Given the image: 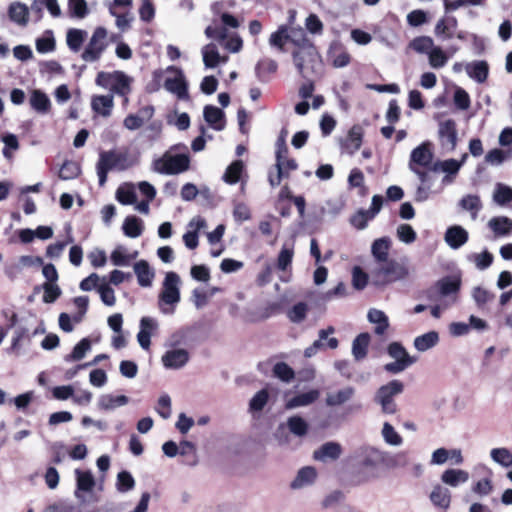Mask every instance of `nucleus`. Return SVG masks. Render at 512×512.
<instances>
[{
  "label": "nucleus",
  "mask_w": 512,
  "mask_h": 512,
  "mask_svg": "<svg viewBox=\"0 0 512 512\" xmlns=\"http://www.w3.org/2000/svg\"><path fill=\"white\" fill-rule=\"evenodd\" d=\"M469 478L468 472L460 469H448L443 472L441 480L452 487L465 483Z\"/></svg>",
  "instance_id": "31"
},
{
  "label": "nucleus",
  "mask_w": 512,
  "mask_h": 512,
  "mask_svg": "<svg viewBox=\"0 0 512 512\" xmlns=\"http://www.w3.org/2000/svg\"><path fill=\"white\" fill-rule=\"evenodd\" d=\"M466 72L469 77L473 78L479 83L487 80L489 75V65L486 61H474L466 65Z\"/></svg>",
  "instance_id": "24"
},
{
  "label": "nucleus",
  "mask_w": 512,
  "mask_h": 512,
  "mask_svg": "<svg viewBox=\"0 0 512 512\" xmlns=\"http://www.w3.org/2000/svg\"><path fill=\"white\" fill-rule=\"evenodd\" d=\"M273 375L286 383L291 382L295 378L294 370L285 362H278L274 365Z\"/></svg>",
  "instance_id": "45"
},
{
  "label": "nucleus",
  "mask_w": 512,
  "mask_h": 512,
  "mask_svg": "<svg viewBox=\"0 0 512 512\" xmlns=\"http://www.w3.org/2000/svg\"><path fill=\"white\" fill-rule=\"evenodd\" d=\"M404 390V384L400 380H391L386 385L381 386L375 396L377 403L381 405L382 411L386 414H395L397 412V404L394 397Z\"/></svg>",
  "instance_id": "7"
},
{
  "label": "nucleus",
  "mask_w": 512,
  "mask_h": 512,
  "mask_svg": "<svg viewBox=\"0 0 512 512\" xmlns=\"http://www.w3.org/2000/svg\"><path fill=\"white\" fill-rule=\"evenodd\" d=\"M189 360V354L184 349L167 351L162 356L163 365L167 368L178 369L184 366Z\"/></svg>",
  "instance_id": "17"
},
{
  "label": "nucleus",
  "mask_w": 512,
  "mask_h": 512,
  "mask_svg": "<svg viewBox=\"0 0 512 512\" xmlns=\"http://www.w3.org/2000/svg\"><path fill=\"white\" fill-rule=\"evenodd\" d=\"M368 319L370 322L377 324L374 330L377 335H382L389 326L388 317L383 311L371 309L368 312Z\"/></svg>",
  "instance_id": "37"
},
{
  "label": "nucleus",
  "mask_w": 512,
  "mask_h": 512,
  "mask_svg": "<svg viewBox=\"0 0 512 512\" xmlns=\"http://www.w3.org/2000/svg\"><path fill=\"white\" fill-rule=\"evenodd\" d=\"M244 164L241 160L232 162L226 169L223 179L228 184H236L241 178Z\"/></svg>",
  "instance_id": "39"
},
{
  "label": "nucleus",
  "mask_w": 512,
  "mask_h": 512,
  "mask_svg": "<svg viewBox=\"0 0 512 512\" xmlns=\"http://www.w3.org/2000/svg\"><path fill=\"white\" fill-rule=\"evenodd\" d=\"M489 226L498 236L509 235L512 232V220L508 217H494L489 221Z\"/></svg>",
  "instance_id": "34"
},
{
  "label": "nucleus",
  "mask_w": 512,
  "mask_h": 512,
  "mask_svg": "<svg viewBox=\"0 0 512 512\" xmlns=\"http://www.w3.org/2000/svg\"><path fill=\"white\" fill-rule=\"evenodd\" d=\"M8 15L11 21L26 26L29 21V9L26 4L13 2L8 8Z\"/></svg>",
  "instance_id": "23"
},
{
  "label": "nucleus",
  "mask_w": 512,
  "mask_h": 512,
  "mask_svg": "<svg viewBox=\"0 0 512 512\" xmlns=\"http://www.w3.org/2000/svg\"><path fill=\"white\" fill-rule=\"evenodd\" d=\"M427 21V13L420 9L413 10L407 15V22L412 27L421 26Z\"/></svg>",
  "instance_id": "62"
},
{
  "label": "nucleus",
  "mask_w": 512,
  "mask_h": 512,
  "mask_svg": "<svg viewBox=\"0 0 512 512\" xmlns=\"http://www.w3.org/2000/svg\"><path fill=\"white\" fill-rule=\"evenodd\" d=\"M353 394L354 389L352 387H346L336 393L328 394L326 403L328 406H338L350 400Z\"/></svg>",
  "instance_id": "40"
},
{
  "label": "nucleus",
  "mask_w": 512,
  "mask_h": 512,
  "mask_svg": "<svg viewBox=\"0 0 512 512\" xmlns=\"http://www.w3.org/2000/svg\"><path fill=\"white\" fill-rule=\"evenodd\" d=\"M190 167V157L188 154H170L166 152L163 156L154 162V168L157 172L166 175H176L187 171Z\"/></svg>",
  "instance_id": "5"
},
{
  "label": "nucleus",
  "mask_w": 512,
  "mask_h": 512,
  "mask_svg": "<svg viewBox=\"0 0 512 512\" xmlns=\"http://www.w3.org/2000/svg\"><path fill=\"white\" fill-rule=\"evenodd\" d=\"M382 434L385 441L391 445H400L402 443V437L395 431L394 427L385 422L382 429Z\"/></svg>",
  "instance_id": "60"
},
{
  "label": "nucleus",
  "mask_w": 512,
  "mask_h": 512,
  "mask_svg": "<svg viewBox=\"0 0 512 512\" xmlns=\"http://www.w3.org/2000/svg\"><path fill=\"white\" fill-rule=\"evenodd\" d=\"M342 453V447L337 442H326L313 453V458L318 461L337 460Z\"/></svg>",
  "instance_id": "13"
},
{
  "label": "nucleus",
  "mask_w": 512,
  "mask_h": 512,
  "mask_svg": "<svg viewBox=\"0 0 512 512\" xmlns=\"http://www.w3.org/2000/svg\"><path fill=\"white\" fill-rule=\"evenodd\" d=\"M408 274V268L393 258L376 263L370 272L372 284L376 287H385L406 278Z\"/></svg>",
  "instance_id": "2"
},
{
  "label": "nucleus",
  "mask_w": 512,
  "mask_h": 512,
  "mask_svg": "<svg viewBox=\"0 0 512 512\" xmlns=\"http://www.w3.org/2000/svg\"><path fill=\"white\" fill-rule=\"evenodd\" d=\"M429 64L435 69L442 68L448 61V56L440 47H434L429 53Z\"/></svg>",
  "instance_id": "48"
},
{
  "label": "nucleus",
  "mask_w": 512,
  "mask_h": 512,
  "mask_svg": "<svg viewBox=\"0 0 512 512\" xmlns=\"http://www.w3.org/2000/svg\"><path fill=\"white\" fill-rule=\"evenodd\" d=\"M461 278L456 275H448L439 279L430 291L435 290L442 297L457 295L461 288Z\"/></svg>",
  "instance_id": "11"
},
{
  "label": "nucleus",
  "mask_w": 512,
  "mask_h": 512,
  "mask_svg": "<svg viewBox=\"0 0 512 512\" xmlns=\"http://www.w3.org/2000/svg\"><path fill=\"white\" fill-rule=\"evenodd\" d=\"M369 215L366 210H359L351 217L350 222L355 228L362 230L367 226L368 221L373 219Z\"/></svg>",
  "instance_id": "64"
},
{
  "label": "nucleus",
  "mask_w": 512,
  "mask_h": 512,
  "mask_svg": "<svg viewBox=\"0 0 512 512\" xmlns=\"http://www.w3.org/2000/svg\"><path fill=\"white\" fill-rule=\"evenodd\" d=\"M168 71L174 72L175 76L165 79V89L171 93L176 94L179 99L188 98V85L182 70L180 68L171 66L168 68Z\"/></svg>",
  "instance_id": "9"
},
{
  "label": "nucleus",
  "mask_w": 512,
  "mask_h": 512,
  "mask_svg": "<svg viewBox=\"0 0 512 512\" xmlns=\"http://www.w3.org/2000/svg\"><path fill=\"white\" fill-rule=\"evenodd\" d=\"M127 154L115 150L102 151L96 165L99 185L104 186L109 171L113 169L124 170L127 168Z\"/></svg>",
  "instance_id": "3"
},
{
  "label": "nucleus",
  "mask_w": 512,
  "mask_h": 512,
  "mask_svg": "<svg viewBox=\"0 0 512 512\" xmlns=\"http://www.w3.org/2000/svg\"><path fill=\"white\" fill-rule=\"evenodd\" d=\"M363 143V129L359 125H354L348 132V135L343 143V148L353 155L357 152Z\"/></svg>",
  "instance_id": "20"
},
{
  "label": "nucleus",
  "mask_w": 512,
  "mask_h": 512,
  "mask_svg": "<svg viewBox=\"0 0 512 512\" xmlns=\"http://www.w3.org/2000/svg\"><path fill=\"white\" fill-rule=\"evenodd\" d=\"M370 335L367 332L360 333L352 344V353L356 360H362L367 356Z\"/></svg>",
  "instance_id": "28"
},
{
  "label": "nucleus",
  "mask_w": 512,
  "mask_h": 512,
  "mask_svg": "<svg viewBox=\"0 0 512 512\" xmlns=\"http://www.w3.org/2000/svg\"><path fill=\"white\" fill-rule=\"evenodd\" d=\"M317 477V471L312 466H305L298 471L296 478L292 481L293 489L301 488L305 485L312 484Z\"/></svg>",
  "instance_id": "27"
},
{
  "label": "nucleus",
  "mask_w": 512,
  "mask_h": 512,
  "mask_svg": "<svg viewBox=\"0 0 512 512\" xmlns=\"http://www.w3.org/2000/svg\"><path fill=\"white\" fill-rule=\"evenodd\" d=\"M379 463V460L367 456L361 462V472L370 473L371 477L376 478L378 477L377 468L379 466Z\"/></svg>",
  "instance_id": "63"
},
{
  "label": "nucleus",
  "mask_w": 512,
  "mask_h": 512,
  "mask_svg": "<svg viewBox=\"0 0 512 512\" xmlns=\"http://www.w3.org/2000/svg\"><path fill=\"white\" fill-rule=\"evenodd\" d=\"M86 32L80 29H69L67 32V45L68 47L77 52L80 50L84 40H85Z\"/></svg>",
  "instance_id": "41"
},
{
  "label": "nucleus",
  "mask_w": 512,
  "mask_h": 512,
  "mask_svg": "<svg viewBox=\"0 0 512 512\" xmlns=\"http://www.w3.org/2000/svg\"><path fill=\"white\" fill-rule=\"evenodd\" d=\"M434 47V41L429 36L415 37L409 43V48L420 54H428Z\"/></svg>",
  "instance_id": "38"
},
{
  "label": "nucleus",
  "mask_w": 512,
  "mask_h": 512,
  "mask_svg": "<svg viewBox=\"0 0 512 512\" xmlns=\"http://www.w3.org/2000/svg\"><path fill=\"white\" fill-rule=\"evenodd\" d=\"M412 172H414L422 186H420L417 190V199L418 200H424L427 198V194H426V189H430L432 183H433V176L432 174H436L437 172H433V170H430V169H425V168H418V169H414V170H411Z\"/></svg>",
  "instance_id": "25"
},
{
  "label": "nucleus",
  "mask_w": 512,
  "mask_h": 512,
  "mask_svg": "<svg viewBox=\"0 0 512 512\" xmlns=\"http://www.w3.org/2000/svg\"><path fill=\"white\" fill-rule=\"evenodd\" d=\"M205 121L215 130L221 131L225 127L224 112L213 105H206L203 110Z\"/></svg>",
  "instance_id": "16"
},
{
  "label": "nucleus",
  "mask_w": 512,
  "mask_h": 512,
  "mask_svg": "<svg viewBox=\"0 0 512 512\" xmlns=\"http://www.w3.org/2000/svg\"><path fill=\"white\" fill-rule=\"evenodd\" d=\"M444 238L452 249H458L468 241V232L463 227L454 225L446 230Z\"/></svg>",
  "instance_id": "15"
},
{
  "label": "nucleus",
  "mask_w": 512,
  "mask_h": 512,
  "mask_svg": "<svg viewBox=\"0 0 512 512\" xmlns=\"http://www.w3.org/2000/svg\"><path fill=\"white\" fill-rule=\"evenodd\" d=\"M269 400L267 389H261L250 400L249 408L251 411H261Z\"/></svg>",
  "instance_id": "54"
},
{
  "label": "nucleus",
  "mask_w": 512,
  "mask_h": 512,
  "mask_svg": "<svg viewBox=\"0 0 512 512\" xmlns=\"http://www.w3.org/2000/svg\"><path fill=\"white\" fill-rule=\"evenodd\" d=\"M139 8L140 19L146 23L151 22L155 17V7L150 0H141Z\"/></svg>",
  "instance_id": "61"
},
{
  "label": "nucleus",
  "mask_w": 512,
  "mask_h": 512,
  "mask_svg": "<svg viewBox=\"0 0 512 512\" xmlns=\"http://www.w3.org/2000/svg\"><path fill=\"white\" fill-rule=\"evenodd\" d=\"M430 500L435 506L447 509L450 506L451 496L448 489L436 485L430 494Z\"/></svg>",
  "instance_id": "33"
},
{
  "label": "nucleus",
  "mask_w": 512,
  "mask_h": 512,
  "mask_svg": "<svg viewBox=\"0 0 512 512\" xmlns=\"http://www.w3.org/2000/svg\"><path fill=\"white\" fill-rule=\"evenodd\" d=\"M180 279L175 272H168L164 281V289L160 294V299L166 304H174L180 300V292L177 287Z\"/></svg>",
  "instance_id": "12"
},
{
  "label": "nucleus",
  "mask_w": 512,
  "mask_h": 512,
  "mask_svg": "<svg viewBox=\"0 0 512 512\" xmlns=\"http://www.w3.org/2000/svg\"><path fill=\"white\" fill-rule=\"evenodd\" d=\"M80 172V166L76 162L72 160H66L62 164L58 176L62 180H71L78 177Z\"/></svg>",
  "instance_id": "43"
},
{
  "label": "nucleus",
  "mask_w": 512,
  "mask_h": 512,
  "mask_svg": "<svg viewBox=\"0 0 512 512\" xmlns=\"http://www.w3.org/2000/svg\"><path fill=\"white\" fill-rule=\"evenodd\" d=\"M319 397L317 390H310L296 395L290 402L291 406H305L315 402Z\"/></svg>",
  "instance_id": "55"
},
{
  "label": "nucleus",
  "mask_w": 512,
  "mask_h": 512,
  "mask_svg": "<svg viewBox=\"0 0 512 512\" xmlns=\"http://www.w3.org/2000/svg\"><path fill=\"white\" fill-rule=\"evenodd\" d=\"M493 199L501 206L506 205L512 201V188L502 183H498L494 191Z\"/></svg>",
  "instance_id": "47"
},
{
  "label": "nucleus",
  "mask_w": 512,
  "mask_h": 512,
  "mask_svg": "<svg viewBox=\"0 0 512 512\" xmlns=\"http://www.w3.org/2000/svg\"><path fill=\"white\" fill-rule=\"evenodd\" d=\"M278 64L275 60L264 58L257 62L255 73L258 80L262 83L270 81L271 77L277 72Z\"/></svg>",
  "instance_id": "18"
},
{
  "label": "nucleus",
  "mask_w": 512,
  "mask_h": 512,
  "mask_svg": "<svg viewBox=\"0 0 512 512\" xmlns=\"http://www.w3.org/2000/svg\"><path fill=\"white\" fill-rule=\"evenodd\" d=\"M114 107L113 95H94L91 100V108L103 117H109Z\"/></svg>",
  "instance_id": "19"
},
{
  "label": "nucleus",
  "mask_w": 512,
  "mask_h": 512,
  "mask_svg": "<svg viewBox=\"0 0 512 512\" xmlns=\"http://www.w3.org/2000/svg\"><path fill=\"white\" fill-rule=\"evenodd\" d=\"M287 424L289 430L296 436H304L308 431L307 422L299 416L290 417Z\"/></svg>",
  "instance_id": "51"
},
{
  "label": "nucleus",
  "mask_w": 512,
  "mask_h": 512,
  "mask_svg": "<svg viewBox=\"0 0 512 512\" xmlns=\"http://www.w3.org/2000/svg\"><path fill=\"white\" fill-rule=\"evenodd\" d=\"M439 139L441 146L449 151H453L457 145V125L453 119H447L439 125Z\"/></svg>",
  "instance_id": "10"
},
{
  "label": "nucleus",
  "mask_w": 512,
  "mask_h": 512,
  "mask_svg": "<svg viewBox=\"0 0 512 512\" xmlns=\"http://www.w3.org/2000/svg\"><path fill=\"white\" fill-rule=\"evenodd\" d=\"M459 205L463 210L470 212L472 219L477 218L478 212L482 208V203H481L480 197L477 195H471V194L464 196L460 200Z\"/></svg>",
  "instance_id": "35"
},
{
  "label": "nucleus",
  "mask_w": 512,
  "mask_h": 512,
  "mask_svg": "<svg viewBox=\"0 0 512 512\" xmlns=\"http://www.w3.org/2000/svg\"><path fill=\"white\" fill-rule=\"evenodd\" d=\"M369 280V275L359 266L352 270V285L356 290H363Z\"/></svg>",
  "instance_id": "52"
},
{
  "label": "nucleus",
  "mask_w": 512,
  "mask_h": 512,
  "mask_svg": "<svg viewBox=\"0 0 512 512\" xmlns=\"http://www.w3.org/2000/svg\"><path fill=\"white\" fill-rule=\"evenodd\" d=\"M43 290V302L45 303H53L61 295V289L55 283H44Z\"/></svg>",
  "instance_id": "59"
},
{
  "label": "nucleus",
  "mask_w": 512,
  "mask_h": 512,
  "mask_svg": "<svg viewBox=\"0 0 512 512\" xmlns=\"http://www.w3.org/2000/svg\"><path fill=\"white\" fill-rule=\"evenodd\" d=\"M129 398L125 395L104 394L99 398L98 406L101 410H113L128 404Z\"/></svg>",
  "instance_id": "26"
},
{
  "label": "nucleus",
  "mask_w": 512,
  "mask_h": 512,
  "mask_svg": "<svg viewBox=\"0 0 512 512\" xmlns=\"http://www.w3.org/2000/svg\"><path fill=\"white\" fill-rule=\"evenodd\" d=\"M432 144L428 141L414 148L410 155L409 169L425 168L439 172V163L433 162Z\"/></svg>",
  "instance_id": "8"
},
{
  "label": "nucleus",
  "mask_w": 512,
  "mask_h": 512,
  "mask_svg": "<svg viewBox=\"0 0 512 512\" xmlns=\"http://www.w3.org/2000/svg\"><path fill=\"white\" fill-rule=\"evenodd\" d=\"M137 257V252L133 254H127L126 249L122 246L117 247L111 253V261L116 266H126L132 259Z\"/></svg>",
  "instance_id": "44"
},
{
  "label": "nucleus",
  "mask_w": 512,
  "mask_h": 512,
  "mask_svg": "<svg viewBox=\"0 0 512 512\" xmlns=\"http://www.w3.org/2000/svg\"><path fill=\"white\" fill-rule=\"evenodd\" d=\"M203 62L206 67L214 68L220 62V54L214 44H207L202 49Z\"/></svg>",
  "instance_id": "42"
},
{
  "label": "nucleus",
  "mask_w": 512,
  "mask_h": 512,
  "mask_svg": "<svg viewBox=\"0 0 512 512\" xmlns=\"http://www.w3.org/2000/svg\"><path fill=\"white\" fill-rule=\"evenodd\" d=\"M135 486V481L128 471H121L117 475V489L120 492H127Z\"/></svg>",
  "instance_id": "56"
},
{
  "label": "nucleus",
  "mask_w": 512,
  "mask_h": 512,
  "mask_svg": "<svg viewBox=\"0 0 512 512\" xmlns=\"http://www.w3.org/2000/svg\"><path fill=\"white\" fill-rule=\"evenodd\" d=\"M490 455L496 463L504 467L512 465V453L507 448H494Z\"/></svg>",
  "instance_id": "50"
},
{
  "label": "nucleus",
  "mask_w": 512,
  "mask_h": 512,
  "mask_svg": "<svg viewBox=\"0 0 512 512\" xmlns=\"http://www.w3.org/2000/svg\"><path fill=\"white\" fill-rule=\"evenodd\" d=\"M30 104L33 109L40 113H47L51 107L48 96L40 90L33 91L30 98Z\"/></svg>",
  "instance_id": "36"
},
{
  "label": "nucleus",
  "mask_w": 512,
  "mask_h": 512,
  "mask_svg": "<svg viewBox=\"0 0 512 512\" xmlns=\"http://www.w3.org/2000/svg\"><path fill=\"white\" fill-rule=\"evenodd\" d=\"M439 342V334L436 331H430L414 339V347L420 352H424L434 347Z\"/></svg>",
  "instance_id": "32"
},
{
  "label": "nucleus",
  "mask_w": 512,
  "mask_h": 512,
  "mask_svg": "<svg viewBox=\"0 0 512 512\" xmlns=\"http://www.w3.org/2000/svg\"><path fill=\"white\" fill-rule=\"evenodd\" d=\"M397 237L400 241L410 244L417 238L416 232L409 224H401L397 228Z\"/></svg>",
  "instance_id": "57"
},
{
  "label": "nucleus",
  "mask_w": 512,
  "mask_h": 512,
  "mask_svg": "<svg viewBox=\"0 0 512 512\" xmlns=\"http://www.w3.org/2000/svg\"><path fill=\"white\" fill-rule=\"evenodd\" d=\"M392 247V241L388 236L375 239L371 245V254L374 263H379L389 259V252Z\"/></svg>",
  "instance_id": "14"
},
{
  "label": "nucleus",
  "mask_w": 512,
  "mask_h": 512,
  "mask_svg": "<svg viewBox=\"0 0 512 512\" xmlns=\"http://www.w3.org/2000/svg\"><path fill=\"white\" fill-rule=\"evenodd\" d=\"M288 41H291L300 48L299 50L293 51L292 57L299 74L305 78L304 54L306 53L307 55L312 56L315 52V47L305 36H303L301 41L291 39L286 25H281L277 31L271 34L269 39L270 45L277 47L281 51H284V46Z\"/></svg>",
  "instance_id": "1"
},
{
  "label": "nucleus",
  "mask_w": 512,
  "mask_h": 512,
  "mask_svg": "<svg viewBox=\"0 0 512 512\" xmlns=\"http://www.w3.org/2000/svg\"><path fill=\"white\" fill-rule=\"evenodd\" d=\"M134 272L140 286L149 287L152 285L155 274L146 260L136 262L134 264Z\"/></svg>",
  "instance_id": "21"
},
{
  "label": "nucleus",
  "mask_w": 512,
  "mask_h": 512,
  "mask_svg": "<svg viewBox=\"0 0 512 512\" xmlns=\"http://www.w3.org/2000/svg\"><path fill=\"white\" fill-rule=\"evenodd\" d=\"M70 15L76 18H84L88 14V7L85 0H68Z\"/></svg>",
  "instance_id": "53"
},
{
  "label": "nucleus",
  "mask_w": 512,
  "mask_h": 512,
  "mask_svg": "<svg viewBox=\"0 0 512 512\" xmlns=\"http://www.w3.org/2000/svg\"><path fill=\"white\" fill-rule=\"evenodd\" d=\"M122 229L127 237L137 238L143 233V222L137 216L130 215L125 218Z\"/></svg>",
  "instance_id": "30"
},
{
  "label": "nucleus",
  "mask_w": 512,
  "mask_h": 512,
  "mask_svg": "<svg viewBox=\"0 0 512 512\" xmlns=\"http://www.w3.org/2000/svg\"><path fill=\"white\" fill-rule=\"evenodd\" d=\"M108 31L105 27L98 26L81 54V58L86 62L98 61L109 46Z\"/></svg>",
  "instance_id": "6"
},
{
  "label": "nucleus",
  "mask_w": 512,
  "mask_h": 512,
  "mask_svg": "<svg viewBox=\"0 0 512 512\" xmlns=\"http://www.w3.org/2000/svg\"><path fill=\"white\" fill-rule=\"evenodd\" d=\"M294 251L292 248L283 247L277 258V268L285 271L292 263Z\"/></svg>",
  "instance_id": "58"
},
{
  "label": "nucleus",
  "mask_w": 512,
  "mask_h": 512,
  "mask_svg": "<svg viewBox=\"0 0 512 512\" xmlns=\"http://www.w3.org/2000/svg\"><path fill=\"white\" fill-rule=\"evenodd\" d=\"M387 353L395 361H404L407 365H412L416 362V358L408 354L405 347L400 342H392L387 347Z\"/></svg>",
  "instance_id": "29"
},
{
  "label": "nucleus",
  "mask_w": 512,
  "mask_h": 512,
  "mask_svg": "<svg viewBox=\"0 0 512 512\" xmlns=\"http://www.w3.org/2000/svg\"><path fill=\"white\" fill-rule=\"evenodd\" d=\"M91 348V342L88 338L81 339L73 348L72 352L66 356L67 361L81 360L87 351Z\"/></svg>",
  "instance_id": "46"
},
{
  "label": "nucleus",
  "mask_w": 512,
  "mask_h": 512,
  "mask_svg": "<svg viewBox=\"0 0 512 512\" xmlns=\"http://www.w3.org/2000/svg\"><path fill=\"white\" fill-rule=\"evenodd\" d=\"M308 312V305L305 302L296 303L287 313L288 318L293 323L302 322Z\"/></svg>",
  "instance_id": "49"
},
{
  "label": "nucleus",
  "mask_w": 512,
  "mask_h": 512,
  "mask_svg": "<svg viewBox=\"0 0 512 512\" xmlns=\"http://www.w3.org/2000/svg\"><path fill=\"white\" fill-rule=\"evenodd\" d=\"M76 475V486L77 490L75 491L76 498H81L80 491L90 492L93 490L95 486V479L90 471H82L80 469L75 470Z\"/></svg>",
  "instance_id": "22"
},
{
  "label": "nucleus",
  "mask_w": 512,
  "mask_h": 512,
  "mask_svg": "<svg viewBox=\"0 0 512 512\" xmlns=\"http://www.w3.org/2000/svg\"><path fill=\"white\" fill-rule=\"evenodd\" d=\"M96 84L103 88H109L113 93L127 97L131 92L132 79L122 71L104 72L97 74Z\"/></svg>",
  "instance_id": "4"
}]
</instances>
